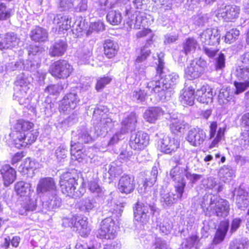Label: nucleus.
Instances as JSON below:
<instances>
[{"label": "nucleus", "instance_id": "obj_1", "mask_svg": "<svg viewBox=\"0 0 249 249\" xmlns=\"http://www.w3.org/2000/svg\"><path fill=\"white\" fill-rule=\"evenodd\" d=\"M34 127V123L29 120L23 118L17 120L9 134L12 143L15 147L21 149L34 143L39 135V132Z\"/></svg>", "mask_w": 249, "mask_h": 249}, {"label": "nucleus", "instance_id": "obj_2", "mask_svg": "<svg viewBox=\"0 0 249 249\" xmlns=\"http://www.w3.org/2000/svg\"><path fill=\"white\" fill-rule=\"evenodd\" d=\"M131 9L125 10V15L127 16L129 18L125 24V27L127 29L133 28L140 29L141 27H142V30L138 31L136 34V38L140 39L150 35V38L146 40V42L148 43L149 41H152L154 37L152 30L149 28H144V27L150 24V22L146 18V14L142 12L136 11L135 12V19H130L129 16L131 15Z\"/></svg>", "mask_w": 249, "mask_h": 249}, {"label": "nucleus", "instance_id": "obj_3", "mask_svg": "<svg viewBox=\"0 0 249 249\" xmlns=\"http://www.w3.org/2000/svg\"><path fill=\"white\" fill-rule=\"evenodd\" d=\"M59 185L62 193L71 198H79L85 193L83 188H81V190L76 189L78 180L74 174L70 172H64L60 175Z\"/></svg>", "mask_w": 249, "mask_h": 249}, {"label": "nucleus", "instance_id": "obj_4", "mask_svg": "<svg viewBox=\"0 0 249 249\" xmlns=\"http://www.w3.org/2000/svg\"><path fill=\"white\" fill-rule=\"evenodd\" d=\"M73 71L72 65L68 60L60 59L50 65L49 72L55 79H65L72 74Z\"/></svg>", "mask_w": 249, "mask_h": 249}, {"label": "nucleus", "instance_id": "obj_5", "mask_svg": "<svg viewBox=\"0 0 249 249\" xmlns=\"http://www.w3.org/2000/svg\"><path fill=\"white\" fill-rule=\"evenodd\" d=\"M118 226L111 218L103 220L97 231V237L101 239L113 240L116 237Z\"/></svg>", "mask_w": 249, "mask_h": 249}, {"label": "nucleus", "instance_id": "obj_6", "mask_svg": "<svg viewBox=\"0 0 249 249\" xmlns=\"http://www.w3.org/2000/svg\"><path fill=\"white\" fill-rule=\"evenodd\" d=\"M63 225L65 227L73 228V231H75L81 237H87L90 232V229L88 226V222L77 215L65 218Z\"/></svg>", "mask_w": 249, "mask_h": 249}, {"label": "nucleus", "instance_id": "obj_7", "mask_svg": "<svg viewBox=\"0 0 249 249\" xmlns=\"http://www.w3.org/2000/svg\"><path fill=\"white\" fill-rule=\"evenodd\" d=\"M155 212L154 207L140 201H137L133 208L135 219L142 224L148 222L150 214L154 215Z\"/></svg>", "mask_w": 249, "mask_h": 249}, {"label": "nucleus", "instance_id": "obj_8", "mask_svg": "<svg viewBox=\"0 0 249 249\" xmlns=\"http://www.w3.org/2000/svg\"><path fill=\"white\" fill-rule=\"evenodd\" d=\"M80 101V98L76 92L67 93L60 101L58 110L61 113L67 114L76 108Z\"/></svg>", "mask_w": 249, "mask_h": 249}, {"label": "nucleus", "instance_id": "obj_9", "mask_svg": "<svg viewBox=\"0 0 249 249\" xmlns=\"http://www.w3.org/2000/svg\"><path fill=\"white\" fill-rule=\"evenodd\" d=\"M136 188L134 176L124 174L118 180L117 189L119 193L128 195L132 193Z\"/></svg>", "mask_w": 249, "mask_h": 249}, {"label": "nucleus", "instance_id": "obj_10", "mask_svg": "<svg viewBox=\"0 0 249 249\" xmlns=\"http://www.w3.org/2000/svg\"><path fill=\"white\" fill-rule=\"evenodd\" d=\"M158 147L162 152L171 154L180 147V141L169 136H164L158 142Z\"/></svg>", "mask_w": 249, "mask_h": 249}, {"label": "nucleus", "instance_id": "obj_11", "mask_svg": "<svg viewBox=\"0 0 249 249\" xmlns=\"http://www.w3.org/2000/svg\"><path fill=\"white\" fill-rule=\"evenodd\" d=\"M230 205L228 200L219 198L217 200H211L207 210L212 212L218 217H222L229 213Z\"/></svg>", "mask_w": 249, "mask_h": 249}, {"label": "nucleus", "instance_id": "obj_12", "mask_svg": "<svg viewBox=\"0 0 249 249\" xmlns=\"http://www.w3.org/2000/svg\"><path fill=\"white\" fill-rule=\"evenodd\" d=\"M149 136L142 131H137L134 136H132L129 141L131 149L137 151L143 150L149 143Z\"/></svg>", "mask_w": 249, "mask_h": 249}, {"label": "nucleus", "instance_id": "obj_13", "mask_svg": "<svg viewBox=\"0 0 249 249\" xmlns=\"http://www.w3.org/2000/svg\"><path fill=\"white\" fill-rule=\"evenodd\" d=\"M240 11L239 6L229 5L218 9L216 15L217 17L223 18L226 21L233 22L239 17Z\"/></svg>", "mask_w": 249, "mask_h": 249}, {"label": "nucleus", "instance_id": "obj_14", "mask_svg": "<svg viewBox=\"0 0 249 249\" xmlns=\"http://www.w3.org/2000/svg\"><path fill=\"white\" fill-rule=\"evenodd\" d=\"M206 137V133L204 130L200 127L191 128L188 132L186 141L193 146H199L204 142Z\"/></svg>", "mask_w": 249, "mask_h": 249}, {"label": "nucleus", "instance_id": "obj_15", "mask_svg": "<svg viewBox=\"0 0 249 249\" xmlns=\"http://www.w3.org/2000/svg\"><path fill=\"white\" fill-rule=\"evenodd\" d=\"M217 128V123L216 121H213L210 123L209 131V139L213 138L212 142L210 144L209 148L216 147L218 143L224 137L226 128L219 127L216 132Z\"/></svg>", "mask_w": 249, "mask_h": 249}, {"label": "nucleus", "instance_id": "obj_16", "mask_svg": "<svg viewBox=\"0 0 249 249\" xmlns=\"http://www.w3.org/2000/svg\"><path fill=\"white\" fill-rule=\"evenodd\" d=\"M0 174L3 185L9 187L17 178V172L15 168L9 164H4L0 166Z\"/></svg>", "mask_w": 249, "mask_h": 249}, {"label": "nucleus", "instance_id": "obj_17", "mask_svg": "<svg viewBox=\"0 0 249 249\" xmlns=\"http://www.w3.org/2000/svg\"><path fill=\"white\" fill-rule=\"evenodd\" d=\"M168 125L171 133L177 136L184 133L189 128L188 123L177 118H170Z\"/></svg>", "mask_w": 249, "mask_h": 249}, {"label": "nucleus", "instance_id": "obj_18", "mask_svg": "<svg viewBox=\"0 0 249 249\" xmlns=\"http://www.w3.org/2000/svg\"><path fill=\"white\" fill-rule=\"evenodd\" d=\"M213 96V89L208 85H202L196 91V98L201 103L208 104L212 103Z\"/></svg>", "mask_w": 249, "mask_h": 249}, {"label": "nucleus", "instance_id": "obj_19", "mask_svg": "<svg viewBox=\"0 0 249 249\" xmlns=\"http://www.w3.org/2000/svg\"><path fill=\"white\" fill-rule=\"evenodd\" d=\"M36 190L37 194H43L47 192L56 191L57 186L53 178L45 177L41 178L39 180Z\"/></svg>", "mask_w": 249, "mask_h": 249}, {"label": "nucleus", "instance_id": "obj_20", "mask_svg": "<svg viewBox=\"0 0 249 249\" xmlns=\"http://www.w3.org/2000/svg\"><path fill=\"white\" fill-rule=\"evenodd\" d=\"M200 39L205 45L214 46L218 44L220 36L216 32L214 33L212 29H207L200 35Z\"/></svg>", "mask_w": 249, "mask_h": 249}, {"label": "nucleus", "instance_id": "obj_21", "mask_svg": "<svg viewBox=\"0 0 249 249\" xmlns=\"http://www.w3.org/2000/svg\"><path fill=\"white\" fill-rule=\"evenodd\" d=\"M30 37L34 42L43 43L48 40V32L46 29L37 25L31 30Z\"/></svg>", "mask_w": 249, "mask_h": 249}, {"label": "nucleus", "instance_id": "obj_22", "mask_svg": "<svg viewBox=\"0 0 249 249\" xmlns=\"http://www.w3.org/2000/svg\"><path fill=\"white\" fill-rule=\"evenodd\" d=\"M229 227V220L226 219L220 221L214 234L213 242L214 244L221 243L225 239Z\"/></svg>", "mask_w": 249, "mask_h": 249}, {"label": "nucleus", "instance_id": "obj_23", "mask_svg": "<svg viewBox=\"0 0 249 249\" xmlns=\"http://www.w3.org/2000/svg\"><path fill=\"white\" fill-rule=\"evenodd\" d=\"M103 47L104 54L108 59L115 57L119 50L118 45L110 39L104 40L103 43Z\"/></svg>", "mask_w": 249, "mask_h": 249}, {"label": "nucleus", "instance_id": "obj_24", "mask_svg": "<svg viewBox=\"0 0 249 249\" xmlns=\"http://www.w3.org/2000/svg\"><path fill=\"white\" fill-rule=\"evenodd\" d=\"M195 89L192 86L184 89L180 95L181 103L185 106H193L195 103Z\"/></svg>", "mask_w": 249, "mask_h": 249}, {"label": "nucleus", "instance_id": "obj_25", "mask_svg": "<svg viewBox=\"0 0 249 249\" xmlns=\"http://www.w3.org/2000/svg\"><path fill=\"white\" fill-rule=\"evenodd\" d=\"M68 48L67 42L59 40L54 42L49 49V55L52 57H60L64 54Z\"/></svg>", "mask_w": 249, "mask_h": 249}, {"label": "nucleus", "instance_id": "obj_26", "mask_svg": "<svg viewBox=\"0 0 249 249\" xmlns=\"http://www.w3.org/2000/svg\"><path fill=\"white\" fill-rule=\"evenodd\" d=\"M204 72L200 69V66L196 63H191L185 70V77L189 80H194L199 77Z\"/></svg>", "mask_w": 249, "mask_h": 249}, {"label": "nucleus", "instance_id": "obj_27", "mask_svg": "<svg viewBox=\"0 0 249 249\" xmlns=\"http://www.w3.org/2000/svg\"><path fill=\"white\" fill-rule=\"evenodd\" d=\"M163 114V111L159 107H152L148 108L143 113V118L150 123H154Z\"/></svg>", "mask_w": 249, "mask_h": 249}, {"label": "nucleus", "instance_id": "obj_28", "mask_svg": "<svg viewBox=\"0 0 249 249\" xmlns=\"http://www.w3.org/2000/svg\"><path fill=\"white\" fill-rule=\"evenodd\" d=\"M236 204L239 210H247V214L249 215V193L248 191H243L237 195Z\"/></svg>", "mask_w": 249, "mask_h": 249}, {"label": "nucleus", "instance_id": "obj_29", "mask_svg": "<svg viewBox=\"0 0 249 249\" xmlns=\"http://www.w3.org/2000/svg\"><path fill=\"white\" fill-rule=\"evenodd\" d=\"M137 123V118L135 113H131L125 118L121 123V133L125 134L129 130L134 129Z\"/></svg>", "mask_w": 249, "mask_h": 249}, {"label": "nucleus", "instance_id": "obj_30", "mask_svg": "<svg viewBox=\"0 0 249 249\" xmlns=\"http://www.w3.org/2000/svg\"><path fill=\"white\" fill-rule=\"evenodd\" d=\"M58 32L65 33L71 28V20L66 16L57 15L54 18Z\"/></svg>", "mask_w": 249, "mask_h": 249}, {"label": "nucleus", "instance_id": "obj_31", "mask_svg": "<svg viewBox=\"0 0 249 249\" xmlns=\"http://www.w3.org/2000/svg\"><path fill=\"white\" fill-rule=\"evenodd\" d=\"M31 188L30 183L23 181H17L14 185V190L16 194L20 197L28 196L32 191Z\"/></svg>", "mask_w": 249, "mask_h": 249}, {"label": "nucleus", "instance_id": "obj_32", "mask_svg": "<svg viewBox=\"0 0 249 249\" xmlns=\"http://www.w3.org/2000/svg\"><path fill=\"white\" fill-rule=\"evenodd\" d=\"M17 37L11 34L0 35V49H8L15 46Z\"/></svg>", "mask_w": 249, "mask_h": 249}, {"label": "nucleus", "instance_id": "obj_33", "mask_svg": "<svg viewBox=\"0 0 249 249\" xmlns=\"http://www.w3.org/2000/svg\"><path fill=\"white\" fill-rule=\"evenodd\" d=\"M83 146L80 142H74L71 144V154L74 157L75 159L77 160H81L83 159L84 153L82 152Z\"/></svg>", "mask_w": 249, "mask_h": 249}, {"label": "nucleus", "instance_id": "obj_34", "mask_svg": "<svg viewBox=\"0 0 249 249\" xmlns=\"http://www.w3.org/2000/svg\"><path fill=\"white\" fill-rule=\"evenodd\" d=\"M107 20L112 25H118L122 20L121 13L116 10H111L107 15Z\"/></svg>", "mask_w": 249, "mask_h": 249}, {"label": "nucleus", "instance_id": "obj_35", "mask_svg": "<svg viewBox=\"0 0 249 249\" xmlns=\"http://www.w3.org/2000/svg\"><path fill=\"white\" fill-rule=\"evenodd\" d=\"M13 9L8 8L4 2H0V21L9 20L14 15Z\"/></svg>", "mask_w": 249, "mask_h": 249}, {"label": "nucleus", "instance_id": "obj_36", "mask_svg": "<svg viewBox=\"0 0 249 249\" xmlns=\"http://www.w3.org/2000/svg\"><path fill=\"white\" fill-rule=\"evenodd\" d=\"M197 45V42L194 37L187 38L182 44L184 53L185 54H188L192 51L195 52Z\"/></svg>", "mask_w": 249, "mask_h": 249}, {"label": "nucleus", "instance_id": "obj_37", "mask_svg": "<svg viewBox=\"0 0 249 249\" xmlns=\"http://www.w3.org/2000/svg\"><path fill=\"white\" fill-rule=\"evenodd\" d=\"M19 168L23 174H28L35 170V162L30 158H27L21 163Z\"/></svg>", "mask_w": 249, "mask_h": 249}, {"label": "nucleus", "instance_id": "obj_38", "mask_svg": "<svg viewBox=\"0 0 249 249\" xmlns=\"http://www.w3.org/2000/svg\"><path fill=\"white\" fill-rule=\"evenodd\" d=\"M107 116H108V114L105 110V107L101 106L94 109L92 114V120L97 124H99Z\"/></svg>", "mask_w": 249, "mask_h": 249}, {"label": "nucleus", "instance_id": "obj_39", "mask_svg": "<svg viewBox=\"0 0 249 249\" xmlns=\"http://www.w3.org/2000/svg\"><path fill=\"white\" fill-rule=\"evenodd\" d=\"M64 90V86L60 83L47 86L44 91L50 95H58Z\"/></svg>", "mask_w": 249, "mask_h": 249}, {"label": "nucleus", "instance_id": "obj_40", "mask_svg": "<svg viewBox=\"0 0 249 249\" xmlns=\"http://www.w3.org/2000/svg\"><path fill=\"white\" fill-rule=\"evenodd\" d=\"M240 35V31L236 28H232L227 31L224 36V41L227 44L235 42Z\"/></svg>", "mask_w": 249, "mask_h": 249}, {"label": "nucleus", "instance_id": "obj_41", "mask_svg": "<svg viewBox=\"0 0 249 249\" xmlns=\"http://www.w3.org/2000/svg\"><path fill=\"white\" fill-rule=\"evenodd\" d=\"M112 78L110 76L104 75L97 79L95 86L96 90L98 92L101 91L105 87L110 83Z\"/></svg>", "mask_w": 249, "mask_h": 249}, {"label": "nucleus", "instance_id": "obj_42", "mask_svg": "<svg viewBox=\"0 0 249 249\" xmlns=\"http://www.w3.org/2000/svg\"><path fill=\"white\" fill-rule=\"evenodd\" d=\"M176 184L175 185L174 188L177 197L181 199L184 192V189L186 187V181L183 178H181L175 182Z\"/></svg>", "mask_w": 249, "mask_h": 249}, {"label": "nucleus", "instance_id": "obj_43", "mask_svg": "<svg viewBox=\"0 0 249 249\" xmlns=\"http://www.w3.org/2000/svg\"><path fill=\"white\" fill-rule=\"evenodd\" d=\"M78 207L81 211L89 212L93 208L94 203L89 198H85L78 202Z\"/></svg>", "mask_w": 249, "mask_h": 249}, {"label": "nucleus", "instance_id": "obj_44", "mask_svg": "<svg viewBox=\"0 0 249 249\" xmlns=\"http://www.w3.org/2000/svg\"><path fill=\"white\" fill-rule=\"evenodd\" d=\"M233 85L235 88L234 94L238 95L244 92L249 87V80H244L243 82L235 81Z\"/></svg>", "mask_w": 249, "mask_h": 249}, {"label": "nucleus", "instance_id": "obj_45", "mask_svg": "<svg viewBox=\"0 0 249 249\" xmlns=\"http://www.w3.org/2000/svg\"><path fill=\"white\" fill-rule=\"evenodd\" d=\"M20 242V238L18 236L13 237L12 239L9 237H5L4 239V242L2 245V247L5 249H8L10 244L14 248H17Z\"/></svg>", "mask_w": 249, "mask_h": 249}, {"label": "nucleus", "instance_id": "obj_46", "mask_svg": "<svg viewBox=\"0 0 249 249\" xmlns=\"http://www.w3.org/2000/svg\"><path fill=\"white\" fill-rule=\"evenodd\" d=\"M240 147L242 149L249 147V128L241 133V138L239 141Z\"/></svg>", "mask_w": 249, "mask_h": 249}, {"label": "nucleus", "instance_id": "obj_47", "mask_svg": "<svg viewBox=\"0 0 249 249\" xmlns=\"http://www.w3.org/2000/svg\"><path fill=\"white\" fill-rule=\"evenodd\" d=\"M140 54L134 60L135 64H139L145 61L151 54V51L150 50H146L145 46L141 47L140 48Z\"/></svg>", "mask_w": 249, "mask_h": 249}, {"label": "nucleus", "instance_id": "obj_48", "mask_svg": "<svg viewBox=\"0 0 249 249\" xmlns=\"http://www.w3.org/2000/svg\"><path fill=\"white\" fill-rule=\"evenodd\" d=\"M183 173V168L176 165L171 169L170 176L173 180L176 182L178 180V179H179L181 178H182V176Z\"/></svg>", "mask_w": 249, "mask_h": 249}, {"label": "nucleus", "instance_id": "obj_49", "mask_svg": "<svg viewBox=\"0 0 249 249\" xmlns=\"http://www.w3.org/2000/svg\"><path fill=\"white\" fill-rule=\"evenodd\" d=\"M157 175L153 174L148 178H145L142 183L145 191H148L154 186L157 181Z\"/></svg>", "mask_w": 249, "mask_h": 249}, {"label": "nucleus", "instance_id": "obj_50", "mask_svg": "<svg viewBox=\"0 0 249 249\" xmlns=\"http://www.w3.org/2000/svg\"><path fill=\"white\" fill-rule=\"evenodd\" d=\"M78 139L84 143H89L93 141V138L88 132L80 133L78 136Z\"/></svg>", "mask_w": 249, "mask_h": 249}, {"label": "nucleus", "instance_id": "obj_51", "mask_svg": "<svg viewBox=\"0 0 249 249\" xmlns=\"http://www.w3.org/2000/svg\"><path fill=\"white\" fill-rule=\"evenodd\" d=\"M88 187L89 189L92 193H98L101 191V188L96 179L90 181L88 183Z\"/></svg>", "mask_w": 249, "mask_h": 249}, {"label": "nucleus", "instance_id": "obj_52", "mask_svg": "<svg viewBox=\"0 0 249 249\" xmlns=\"http://www.w3.org/2000/svg\"><path fill=\"white\" fill-rule=\"evenodd\" d=\"M132 156V152H129L125 150H123L119 155V159L122 162H126L130 160Z\"/></svg>", "mask_w": 249, "mask_h": 249}, {"label": "nucleus", "instance_id": "obj_53", "mask_svg": "<svg viewBox=\"0 0 249 249\" xmlns=\"http://www.w3.org/2000/svg\"><path fill=\"white\" fill-rule=\"evenodd\" d=\"M24 157V152L19 151L13 155L11 159V163L14 165L16 163H18Z\"/></svg>", "mask_w": 249, "mask_h": 249}, {"label": "nucleus", "instance_id": "obj_54", "mask_svg": "<svg viewBox=\"0 0 249 249\" xmlns=\"http://www.w3.org/2000/svg\"><path fill=\"white\" fill-rule=\"evenodd\" d=\"M225 66V59L224 54L220 53L216 59L215 69L216 70L224 68Z\"/></svg>", "mask_w": 249, "mask_h": 249}, {"label": "nucleus", "instance_id": "obj_55", "mask_svg": "<svg viewBox=\"0 0 249 249\" xmlns=\"http://www.w3.org/2000/svg\"><path fill=\"white\" fill-rule=\"evenodd\" d=\"M246 244L240 240L233 241L230 245L229 249H246Z\"/></svg>", "mask_w": 249, "mask_h": 249}, {"label": "nucleus", "instance_id": "obj_56", "mask_svg": "<svg viewBox=\"0 0 249 249\" xmlns=\"http://www.w3.org/2000/svg\"><path fill=\"white\" fill-rule=\"evenodd\" d=\"M198 236L196 235H192L186 238L187 246H193L199 241Z\"/></svg>", "mask_w": 249, "mask_h": 249}, {"label": "nucleus", "instance_id": "obj_57", "mask_svg": "<svg viewBox=\"0 0 249 249\" xmlns=\"http://www.w3.org/2000/svg\"><path fill=\"white\" fill-rule=\"evenodd\" d=\"M164 67V63L163 61L159 58L158 60V64L156 67V71L157 75L160 76L163 73V69Z\"/></svg>", "mask_w": 249, "mask_h": 249}, {"label": "nucleus", "instance_id": "obj_58", "mask_svg": "<svg viewBox=\"0 0 249 249\" xmlns=\"http://www.w3.org/2000/svg\"><path fill=\"white\" fill-rule=\"evenodd\" d=\"M73 5L72 0H60L59 1V6L63 9L71 8Z\"/></svg>", "mask_w": 249, "mask_h": 249}, {"label": "nucleus", "instance_id": "obj_59", "mask_svg": "<svg viewBox=\"0 0 249 249\" xmlns=\"http://www.w3.org/2000/svg\"><path fill=\"white\" fill-rule=\"evenodd\" d=\"M218 51V49L212 50L206 47L204 48V52L210 58L214 57L216 55Z\"/></svg>", "mask_w": 249, "mask_h": 249}, {"label": "nucleus", "instance_id": "obj_60", "mask_svg": "<svg viewBox=\"0 0 249 249\" xmlns=\"http://www.w3.org/2000/svg\"><path fill=\"white\" fill-rule=\"evenodd\" d=\"M99 123L101 124L103 127L107 128L112 124V120L108 116H107Z\"/></svg>", "mask_w": 249, "mask_h": 249}, {"label": "nucleus", "instance_id": "obj_61", "mask_svg": "<svg viewBox=\"0 0 249 249\" xmlns=\"http://www.w3.org/2000/svg\"><path fill=\"white\" fill-rule=\"evenodd\" d=\"M241 220L240 218H236L232 220L231 225V231H235L239 227Z\"/></svg>", "mask_w": 249, "mask_h": 249}, {"label": "nucleus", "instance_id": "obj_62", "mask_svg": "<svg viewBox=\"0 0 249 249\" xmlns=\"http://www.w3.org/2000/svg\"><path fill=\"white\" fill-rule=\"evenodd\" d=\"M241 124L249 127V112L245 113L241 118Z\"/></svg>", "mask_w": 249, "mask_h": 249}, {"label": "nucleus", "instance_id": "obj_63", "mask_svg": "<svg viewBox=\"0 0 249 249\" xmlns=\"http://www.w3.org/2000/svg\"><path fill=\"white\" fill-rule=\"evenodd\" d=\"M92 49H88L86 51H84L82 53V58L84 60L88 61L92 56Z\"/></svg>", "mask_w": 249, "mask_h": 249}, {"label": "nucleus", "instance_id": "obj_64", "mask_svg": "<svg viewBox=\"0 0 249 249\" xmlns=\"http://www.w3.org/2000/svg\"><path fill=\"white\" fill-rule=\"evenodd\" d=\"M186 177L187 178H188L190 177H191V180L192 183H194L196 181L199 180L202 177L201 175L193 174H189L186 175Z\"/></svg>", "mask_w": 249, "mask_h": 249}]
</instances>
